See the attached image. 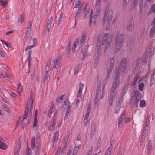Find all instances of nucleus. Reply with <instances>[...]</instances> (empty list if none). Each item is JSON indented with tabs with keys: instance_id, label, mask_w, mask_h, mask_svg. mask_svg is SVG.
Wrapping results in <instances>:
<instances>
[{
	"instance_id": "nucleus-15",
	"label": "nucleus",
	"mask_w": 155,
	"mask_h": 155,
	"mask_svg": "<svg viewBox=\"0 0 155 155\" xmlns=\"http://www.w3.org/2000/svg\"><path fill=\"white\" fill-rule=\"evenodd\" d=\"M88 46H89L88 45H85L84 47L83 50L82 51V53L83 55L84 56L87 55V52Z\"/></svg>"
},
{
	"instance_id": "nucleus-52",
	"label": "nucleus",
	"mask_w": 155,
	"mask_h": 155,
	"mask_svg": "<svg viewBox=\"0 0 155 155\" xmlns=\"http://www.w3.org/2000/svg\"><path fill=\"white\" fill-rule=\"evenodd\" d=\"M81 0H78V1L75 4V6L74 8H78L80 4Z\"/></svg>"
},
{
	"instance_id": "nucleus-3",
	"label": "nucleus",
	"mask_w": 155,
	"mask_h": 155,
	"mask_svg": "<svg viewBox=\"0 0 155 155\" xmlns=\"http://www.w3.org/2000/svg\"><path fill=\"white\" fill-rule=\"evenodd\" d=\"M124 35L123 34L117 32L115 36V49L116 52L119 51L121 48L123 41Z\"/></svg>"
},
{
	"instance_id": "nucleus-51",
	"label": "nucleus",
	"mask_w": 155,
	"mask_h": 155,
	"mask_svg": "<svg viewBox=\"0 0 155 155\" xmlns=\"http://www.w3.org/2000/svg\"><path fill=\"white\" fill-rule=\"evenodd\" d=\"M2 106L5 110L6 111L8 112H9V110L7 107L3 104L2 105Z\"/></svg>"
},
{
	"instance_id": "nucleus-17",
	"label": "nucleus",
	"mask_w": 155,
	"mask_h": 155,
	"mask_svg": "<svg viewBox=\"0 0 155 155\" xmlns=\"http://www.w3.org/2000/svg\"><path fill=\"white\" fill-rule=\"evenodd\" d=\"M127 29L130 31H132L134 29V25L133 24H129L127 27Z\"/></svg>"
},
{
	"instance_id": "nucleus-39",
	"label": "nucleus",
	"mask_w": 155,
	"mask_h": 155,
	"mask_svg": "<svg viewBox=\"0 0 155 155\" xmlns=\"http://www.w3.org/2000/svg\"><path fill=\"white\" fill-rule=\"evenodd\" d=\"M71 48V46L70 45V44H68V48H67V56H69V54H70V49Z\"/></svg>"
},
{
	"instance_id": "nucleus-14",
	"label": "nucleus",
	"mask_w": 155,
	"mask_h": 155,
	"mask_svg": "<svg viewBox=\"0 0 155 155\" xmlns=\"http://www.w3.org/2000/svg\"><path fill=\"white\" fill-rule=\"evenodd\" d=\"M21 147V143H19L17 144L15 147V155H19V151L20 150V148Z\"/></svg>"
},
{
	"instance_id": "nucleus-22",
	"label": "nucleus",
	"mask_w": 155,
	"mask_h": 155,
	"mask_svg": "<svg viewBox=\"0 0 155 155\" xmlns=\"http://www.w3.org/2000/svg\"><path fill=\"white\" fill-rule=\"evenodd\" d=\"M112 17H108V19L106 24L107 29H108L109 28V24L112 21Z\"/></svg>"
},
{
	"instance_id": "nucleus-40",
	"label": "nucleus",
	"mask_w": 155,
	"mask_h": 155,
	"mask_svg": "<svg viewBox=\"0 0 155 155\" xmlns=\"http://www.w3.org/2000/svg\"><path fill=\"white\" fill-rule=\"evenodd\" d=\"M98 100L99 99L98 97L95 98L94 107L95 108H97V104Z\"/></svg>"
},
{
	"instance_id": "nucleus-29",
	"label": "nucleus",
	"mask_w": 155,
	"mask_h": 155,
	"mask_svg": "<svg viewBox=\"0 0 155 155\" xmlns=\"http://www.w3.org/2000/svg\"><path fill=\"white\" fill-rule=\"evenodd\" d=\"M80 69V66L79 65H76L74 69V74L77 73L79 70Z\"/></svg>"
},
{
	"instance_id": "nucleus-31",
	"label": "nucleus",
	"mask_w": 155,
	"mask_h": 155,
	"mask_svg": "<svg viewBox=\"0 0 155 155\" xmlns=\"http://www.w3.org/2000/svg\"><path fill=\"white\" fill-rule=\"evenodd\" d=\"M124 96V95L120 94L118 99V103L117 104L121 105L123 99V97Z\"/></svg>"
},
{
	"instance_id": "nucleus-44",
	"label": "nucleus",
	"mask_w": 155,
	"mask_h": 155,
	"mask_svg": "<svg viewBox=\"0 0 155 155\" xmlns=\"http://www.w3.org/2000/svg\"><path fill=\"white\" fill-rule=\"evenodd\" d=\"M64 95H62L61 96H59L57 98L56 102H59L60 101V100H62L64 97Z\"/></svg>"
},
{
	"instance_id": "nucleus-18",
	"label": "nucleus",
	"mask_w": 155,
	"mask_h": 155,
	"mask_svg": "<svg viewBox=\"0 0 155 155\" xmlns=\"http://www.w3.org/2000/svg\"><path fill=\"white\" fill-rule=\"evenodd\" d=\"M116 91H114V90L110 89V93L109 97L115 98Z\"/></svg>"
},
{
	"instance_id": "nucleus-56",
	"label": "nucleus",
	"mask_w": 155,
	"mask_h": 155,
	"mask_svg": "<svg viewBox=\"0 0 155 155\" xmlns=\"http://www.w3.org/2000/svg\"><path fill=\"white\" fill-rule=\"evenodd\" d=\"M69 111L66 110L64 117V120L68 119V116L69 114Z\"/></svg>"
},
{
	"instance_id": "nucleus-10",
	"label": "nucleus",
	"mask_w": 155,
	"mask_h": 155,
	"mask_svg": "<svg viewBox=\"0 0 155 155\" xmlns=\"http://www.w3.org/2000/svg\"><path fill=\"white\" fill-rule=\"evenodd\" d=\"M139 76L138 74L136 75L133 78V80L132 82L131 83L130 85L132 87L134 86L137 83V80L139 78Z\"/></svg>"
},
{
	"instance_id": "nucleus-46",
	"label": "nucleus",
	"mask_w": 155,
	"mask_h": 155,
	"mask_svg": "<svg viewBox=\"0 0 155 155\" xmlns=\"http://www.w3.org/2000/svg\"><path fill=\"white\" fill-rule=\"evenodd\" d=\"M143 0H140L139 3V7L140 11H142L143 10Z\"/></svg>"
},
{
	"instance_id": "nucleus-1",
	"label": "nucleus",
	"mask_w": 155,
	"mask_h": 155,
	"mask_svg": "<svg viewBox=\"0 0 155 155\" xmlns=\"http://www.w3.org/2000/svg\"><path fill=\"white\" fill-rule=\"evenodd\" d=\"M127 58H123L119 63L117 70L115 73L114 80L120 81V76L121 75V71L126 73L128 68L127 66Z\"/></svg>"
},
{
	"instance_id": "nucleus-63",
	"label": "nucleus",
	"mask_w": 155,
	"mask_h": 155,
	"mask_svg": "<svg viewBox=\"0 0 155 155\" xmlns=\"http://www.w3.org/2000/svg\"><path fill=\"white\" fill-rule=\"evenodd\" d=\"M113 15V12L112 10H110L108 12V17H112V16Z\"/></svg>"
},
{
	"instance_id": "nucleus-2",
	"label": "nucleus",
	"mask_w": 155,
	"mask_h": 155,
	"mask_svg": "<svg viewBox=\"0 0 155 155\" xmlns=\"http://www.w3.org/2000/svg\"><path fill=\"white\" fill-rule=\"evenodd\" d=\"M33 94H32L30 96V103L29 100V98L28 99L26 108L25 109V114L23 116V119H26L28 115V123H29L31 121L32 117V111L31 109L32 108V105L33 104Z\"/></svg>"
},
{
	"instance_id": "nucleus-7",
	"label": "nucleus",
	"mask_w": 155,
	"mask_h": 155,
	"mask_svg": "<svg viewBox=\"0 0 155 155\" xmlns=\"http://www.w3.org/2000/svg\"><path fill=\"white\" fill-rule=\"evenodd\" d=\"M120 81L119 80H114L113 81L112 86L111 89L116 91V88L119 85Z\"/></svg>"
},
{
	"instance_id": "nucleus-45",
	"label": "nucleus",
	"mask_w": 155,
	"mask_h": 155,
	"mask_svg": "<svg viewBox=\"0 0 155 155\" xmlns=\"http://www.w3.org/2000/svg\"><path fill=\"white\" fill-rule=\"evenodd\" d=\"M31 32V31H26L25 36L26 38L28 39L30 38V37Z\"/></svg>"
},
{
	"instance_id": "nucleus-38",
	"label": "nucleus",
	"mask_w": 155,
	"mask_h": 155,
	"mask_svg": "<svg viewBox=\"0 0 155 155\" xmlns=\"http://www.w3.org/2000/svg\"><path fill=\"white\" fill-rule=\"evenodd\" d=\"M22 118L21 117H19L17 123V125L16 126L15 129L18 128L20 125V123L21 122Z\"/></svg>"
},
{
	"instance_id": "nucleus-26",
	"label": "nucleus",
	"mask_w": 155,
	"mask_h": 155,
	"mask_svg": "<svg viewBox=\"0 0 155 155\" xmlns=\"http://www.w3.org/2000/svg\"><path fill=\"white\" fill-rule=\"evenodd\" d=\"M101 35H98L97 36V46H100L101 45Z\"/></svg>"
},
{
	"instance_id": "nucleus-28",
	"label": "nucleus",
	"mask_w": 155,
	"mask_h": 155,
	"mask_svg": "<svg viewBox=\"0 0 155 155\" xmlns=\"http://www.w3.org/2000/svg\"><path fill=\"white\" fill-rule=\"evenodd\" d=\"M121 107V105L119 104H117V105L115 107V113L117 114L119 111L120 108Z\"/></svg>"
},
{
	"instance_id": "nucleus-54",
	"label": "nucleus",
	"mask_w": 155,
	"mask_h": 155,
	"mask_svg": "<svg viewBox=\"0 0 155 155\" xmlns=\"http://www.w3.org/2000/svg\"><path fill=\"white\" fill-rule=\"evenodd\" d=\"M51 27V24H48L46 26V29L48 32H49L50 29Z\"/></svg>"
},
{
	"instance_id": "nucleus-8",
	"label": "nucleus",
	"mask_w": 155,
	"mask_h": 155,
	"mask_svg": "<svg viewBox=\"0 0 155 155\" xmlns=\"http://www.w3.org/2000/svg\"><path fill=\"white\" fill-rule=\"evenodd\" d=\"M92 10H90L89 8H88L85 12V17H86L87 15H89L90 16V21L89 23L90 24H91L92 22Z\"/></svg>"
},
{
	"instance_id": "nucleus-19",
	"label": "nucleus",
	"mask_w": 155,
	"mask_h": 155,
	"mask_svg": "<svg viewBox=\"0 0 155 155\" xmlns=\"http://www.w3.org/2000/svg\"><path fill=\"white\" fill-rule=\"evenodd\" d=\"M96 132L95 125L93 122L91 123V133H95Z\"/></svg>"
},
{
	"instance_id": "nucleus-47",
	"label": "nucleus",
	"mask_w": 155,
	"mask_h": 155,
	"mask_svg": "<svg viewBox=\"0 0 155 155\" xmlns=\"http://www.w3.org/2000/svg\"><path fill=\"white\" fill-rule=\"evenodd\" d=\"M85 38L84 36H83L80 40L81 45H82V44H83L85 41Z\"/></svg>"
},
{
	"instance_id": "nucleus-42",
	"label": "nucleus",
	"mask_w": 155,
	"mask_h": 155,
	"mask_svg": "<svg viewBox=\"0 0 155 155\" xmlns=\"http://www.w3.org/2000/svg\"><path fill=\"white\" fill-rule=\"evenodd\" d=\"M37 138L36 142L38 141L40 142V134L39 133H38L36 134Z\"/></svg>"
},
{
	"instance_id": "nucleus-6",
	"label": "nucleus",
	"mask_w": 155,
	"mask_h": 155,
	"mask_svg": "<svg viewBox=\"0 0 155 155\" xmlns=\"http://www.w3.org/2000/svg\"><path fill=\"white\" fill-rule=\"evenodd\" d=\"M112 41L111 38H109L108 39L107 43L106 44L105 46L104 49V55H105L106 52L107 51V50L110 48Z\"/></svg>"
},
{
	"instance_id": "nucleus-55",
	"label": "nucleus",
	"mask_w": 155,
	"mask_h": 155,
	"mask_svg": "<svg viewBox=\"0 0 155 155\" xmlns=\"http://www.w3.org/2000/svg\"><path fill=\"white\" fill-rule=\"evenodd\" d=\"M101 138L100 137H99L97 140V145L98 147L100 146L101 145Z\"/></svg>"
},
{
	"instance_id": "nucleus-41",
	"label": "nucleus",
	"mask_w": 155,
	"mask_h": 155,
	"mask_svg": "<svg viewBox=\"0 0 155 155\" xmlns=\"http://www.w3.org/2000/svg\"><path fill=\"white\" fill-rule=\"evenodd\" d=\"M115 63V60L114 58L112 57L110 58V66L114 65V64Z\"/></svg>"
},
{
	"instance_id": "nucleus-48",
	"label": "nucleus",
	"mask_w": 155,
	"mask_h": 155,
	"mask_svg": "<svg viewBox=\"0 0 155 155\" xmlns=\"http://www.w3.org/2000/svg\"><path fill=\"white\" fill-rule=\"evenodd\" d=\"M114 99H115V98L110 97H109V103L110 104V105H112L113 101L114 100Z\"/></svg>"
},
{
	"instance_id": "nucleus-37",
	"label": "nucleus",
	"mask_w": 155,
	"mask_h": 155,
	"mask_svg": "<svg viewBox=\"0 0 155 155\" xmlns=\"http://www.w3.org/2000/svg\"><path fill=\"white\" fill-rule=\"evenodd\" d=\"M155 33V26L152 27L150 31V35H153Z\"/></svg>"
},
{
	"instance_id": "nucleus-20",
	"label": "nucleus",
	"mask_w": 155,
	"mask_h": 155,
	"mask_svg": "<svg viewBox=\"0 0 155 155\" xmlns=\"http://www.w3.org/2000/svg\"><path fill=\"white\" fill-rule=\"evenodd\" d=\"M60 64V63L58 62V59H55L54 60V68L56 69L58 68L59 67Z\"/></svg>"
},
{
	"instance_id": "nucleus-58",
	"label": "nucleus",
	"mask_w": 155,
	"mask_h": 155,
	"mask_svg": "<svg viewBox=\"0 0 155 155\" xmlns=\"http://www.w3.org/2000/svg\"><path fill=\"white\" fill-rule=\"evenodd\" d=\"M84 85L81 83H80V85L79 87V91H82V90L83 88Z\"/></svg>"
},
{
	"instance_id": "nucleus-64",
	"label": "nucleus",
	"mask_w": 155,
	"mask_h": 155,
	"mask_svg": "<svg viewBox=\"0 0 155 155\" xmlns=\"http://www.w3.org/2000/svg\"><path fill=\"white\" fill-rule=\"evenodd\" d=\"M150 118V116L149 115H147V118L146 119V124H149V118Z\"/></svg>"
},
{
	"instance_id": "nucleus-30",
	"label": "nucleus",
	"mask_w": 155,
	"mask_h": 155,
	"mask_svg": "<svg viewBox=\"0 0 155 155\" xmlns=\"http://www.w3.org/2000/svg\"><path fill=\"white\" fill-rule=\"evenodd\" d=\"M146 105V102L144 100H142L140 101V106L142 107H144Z\"/></svg>"
},
{
	"instance_id": "nucleus-23",
	"label": "nucleus",
	"mask_w": 155,
	"mask_h": 155,
	"mask_svg": "<svg viewBox=\"0 0 155 155\" xmlns=\"http://www.w3.org/2000/svg\"><path fill=\"white\" fill-rule=\"evenodd\" d=\"M32 23L30 21H29L28 22V24L27 25L26 27L27 30L26 31H31V28Z\"/></svg>"
},
{
	"instance_id": "nucleus-25",
	"label": "nucleus",
	"mask_w": 155,
	"mask_h": 155,
	"mask_svg": "<svg viewBox=\"0 0 155 155\" xmlns=\"http://www.w3.org/2000/svg\"><path fill=\"white\" fill-rule=\"evenodd\" d=\"M24 17L23 15H21L20 18L18 20V24H21L24 21Z\"/></svg>"
},
{
	"instance_id": "nucleus-61",
	"label": "nucleus",
	"mask_w": 155,
	"mask_h": 155,
	"mask_svg": "<svg viewBox=\"0 0 155 155\" xmlns=\"http://www.w3.org/2000/svg\"><path fill=\"white\" fill-rule=\"evenodd\" d=\"M107 83V81L104 83H103V86L102 87V92H105L104 89L105 87V85Z\"/></svg>"
},
{
	"instance_id": "nucleus-12",
	"label": "nucleus",
	"mask_w": 155,
	"mask_h": 155,
	"mask_svg": "<svg viewBox=\"0 0 155 155\" xmlns=\"http://www.w3.org/2000/svg\"><path fill=\"white\" fill-rule=\"evenodd\" d=\"M38 114V110L36 109L35 111V116L34 117V124L33 126V127L34 128L36 126L37 124V118Z\"/></svg>"
},
{
	"instance_id": "nucleus-16",
	"label": "nucleus",
	"mask_w": 155,
	"mask_h": 155,
	"mask_svg": "<svg viewBox=\"0 0 155 155\" xmlns=\"http://www.w3.org/2000/svg\"><path fill=\"white\" fill-rule=\"evenodd\" d=\"M81 91H78V95L77 96V101L76 103H77L78 102L81 101L82 99L81 94H82Z\"/></svg>"
},
{
	"instance_id": "nucleus-4",
	"label": "nucleus",
	"mask_w": 155,
	"mask_h": 155,
	"mask_svg": "<svg viewBox=\"0 0 155 155\" xmlns=\"http://www.w3.org/2000/svg\"><path fill=\"white\" fill-rule=\"evenodd\" d=\"M135 87H134L133 90V96L131 98H133L134 99H136L137 101H139L140 100L141 98V95L139 91L138 90H135Z\"/></svg>"
},
{
	"instance_id": "nucleus-5",
	"label": "nucleus",
	"mask_w": 155,
	"mask_h": 155,
	"mask_svg": "<svg viewBox=\"0 0 155 155\" xmlns=\"http://www.w3.org/2000/svg\"><path fill=\"white\" fill-rule=\"evenodd\" d=\"M139 101L136 100V99H134L133 98H131L130 103V108L131 109H133L135 106L136 107L138 106V104Z\"/></svg>"
},
{
	"instance_id": "nucleus-62",
	"label": "nucleus",
	"mask_w": 155,
	"mask_h": 155,
	"mask_svg": "<svg viewBox=\"0 0 155 155\" xmlns=\"http://www.w3.org/2000/svg\"><path fill=\"white\" fill-rule=\"evenodd\" d=\"M55 126L54 125L51 124L49 127V129L51 130H52L54 128Z\"/></svg>"
},
{
	"instance_id": "nucleus-33",
	"label": "nucleus",
	"mask_w": 155,
	"mask_h": 155,
	"mask_svg": "<svg viewBox=\"0 0 155 155\" xmlns=\"http://www.w3.org/2000/svg\"><path fill=\"white\" fill-rule=\"evenodd\" d=\"M35 149L40 150V142H36Z\"/></svg>"
},
{
	"instance_id": "nucleus-13",
	"label": "nucleus",
	"mask_w": 155,
	"mask_h": 155,
	"mask_svg": "<svg viewBox=\"0 0 155 155\" xmlns=\"http://www.w3.org/2000/svg\"><path fill=\"white\" fill-rule=\"evenodd\" d=\"M108 36V34L104 33L102 39V45H104L106 43Z\"/></svg>"
},
{
	"instance_id": "nucleus-36",
	"label": "nucleus",
	"mask_w": 155,
	"mask_h": 155,
	"mask_svg": "<svg viewBox=\"0 0 155 155\" xmlns=\"http://www.w3.org/2000/svg\"><path fill=\"white\" fill-rule=\"evenodd\" d=\"M35 138L34 137L31 140V147H32V149L33 150L35 147Z\"/></svg>"
},
{
	"instance_id": "nucleus-53",
	"label": "nucleus",
	"mask_w": 155,
	"mask_h": 155,
	"mask_svg": "<svg viewBox=\"0 0 155 155\" xmlns=\"http://www.w3.org/2000/svg\"><path fill=\"white\" fill-rule=\"evenodd\" d=\"M127 2H126V1H123V8L125 10L127 8Z\"/></svg>"
},
{
	"instance_id": "nucleus-27",
	"label": "nucleus",
	"mask_w": 155,
	"mask_h": 155,
	"mask_svg": "<svg viewBox=\"0 0 155 155\" xmlns=\"http://www.w3.org/2000/svg\"><path fill=\"white\" fill-rule=\"evenodd\" d=\"M58 132H56L54 134V138L52 139V141L53 142H55L58 139Z\"/></svg>"
},
{
	"instance_id": "nucleus-34",
	"label": "nucleus",
	"mask_w": 155,
	"mask_h": 155,
	"mask_svg": "<svg viewBox=\"0 0 155 155\" xmlns=\"http://www.w3.org/2000/svg\"><path fill=\"white\" fill-rule=\"evenodd\" d=\"M26 155H31L32 151L29 148H28L26 151Z\"/></svg>"
},
{
	"instance_id": "nucleus-60",
	"label": "nucleus",
	"mask_w": 155,
	"mask_h": 155,
	"mask_svg": "<svg viewBox=\"0 0 155 155\" xmlns=\"http://www.w3.org/2000/svg\"><path fill=\"white\" fill-rule=\"evenodd\" d=\"M101 0H96V3H95V6H99L100 5V4L101 2Z\"/></svg>"
},
{
	"instance_id": "nucleus-21",
	"label": "nucleus",
	"mask_w": 155,
	"mask_h": 155,
	"mask_svg": "<svg viewBox=\"0 0 155 155\" xmlns=\"http://www.w3.org/2000/svg\"><path fill=\"white\" fill-rule=\"evenodd\" d=\"M7 147L6 145L4 143L0 141V148L5 150Z\"/></svg>"
},
{
	"instance_id": "nucleus-49",
	"label": "nucleus",
	"mask_w": 155,
	"mask_h": 155,
	"mask_svg": "<svg viewBox=\"0 0 155 155\" xmlns=\"http://www.w3.org/2000/svg\"><path fill=\"white\" fill-rule=\"evenodd\" d=\"M152 147H147V153L149 154V155L150 154L151 152Z\"/></svg>"
},
{
	"instance_id": "nucleus-59",
	"label": "nucleus",
	"mask_w": 155,
	"mask_h": 155,
	"mask_svg": "<svg viewBox=\"0 0 155 155\" xmlns=\"http://www.w3.org/2000/svg\"><path fill=\"white\" fill-rule=\"evenodd\" d=\"M97 51H96V54H100V46H97Z\"/></svg>"
},
{
	"instance_id": "nucleus-57",
	"label": "nucleus",
	"mask_w": 155,
	"mask_h": 155,
	"mask_svg": "<svg viewBox=\"0 0 155 155\" xmlns=\"http://www.w3.org/2000/svg\"><path fill=\"white\" fill-rule=\"evenodd\" d=\"M154 72H153L151 75V81H151V82H152V81H153V83H154Z\"/></svg>"
},
{
	"instance_id": "nucleus-43",
	"label": "nucleus",
	"mask_w": 155,
	"mask_h": 155,
	"mask_svg": "<svg viewBox=\"0 0 155 155\" xmlns=\"http://www.w3.org/2000/svg\"><path fill=\"white\" fill-rule=\"evenodd\" d=\"M62 15H60V17L58 18V20L56 21V24H60V21H61L62 19Z\"/></svg>"
},
{
	"instance_id": "nucleus-35",
	"label": "nucleus",
	"mask_w": 155,
	"mask_h": 155,
	"mask_svg": "<svg viewBox=\"0 0 155 155\" xmlns=\"http://www.w3.org/2000/svg\"><path fill=\"white\" fill-rule=\"evenodd\" d=\"M17 90L18 91L19 93H21L22 91V88L21 86V84L19 83V84L18 85Z\"/></svg>"
},
{
	"instance_id": "nucleus-32",
	"label": "nucleus",
	"mask_w": 155,
	"mask_h": 155,
	"mask_svg": "<svg viewBox=\"0 0 155 155\" xmlns=\"http://www.w3.org/2000/svg\"><path fill=\"white\" fill-rule=\"evenodd\" d=\"M144 84L143 83H140L138 86L139 89L140 91H143V90Z\"/></svg>"
},
{
	"instance_id": "nucleus-9",
	"label": "nucleus",
	"mask_w": 155,
	"mask_h": 155,
	"mask_svg": "<svg viewBox=\"0 0 155 155\" xmlns=\"http://www.w3.org/2000/svg\"><path fill=\"white\" fill-rule=\"evenodd\" d=\"M126 114V111L125 110L123 113L122 114L121 116L120 117L119 119L118 126V127H119L121 124H122L123 119L125 117V115Z\"/></svg>"
},
{
	"instance_id": "nucleus-50",
	"label": "nucleus",
	"mask_w": 155,
	"mask_h": 155,
	"mask_svg": "<svg viewBox=\"0 0 155 155\" xmlns=\"http://www.w3.org/2000/svg\"><path fill=\"white\" fill-rule=\"evenodd\" d=\"M49 76L48 74H45L44 78V83H45L48 77Z\"/></svg>"
},
{
	"instance_id": "nucleus-24",
	"label": "nucleus",
	"mask_w": 155,
	"mask_h": 155,
	"mask_svg": "<svg viewBox=\"0 0 155 155\" xmlns=\"http://www.w3.org/2000/svg\"><path fill=\"white\" fill-rule=\"evenodd\" d=\"M79 144H76V146H75V148L74 149V150H75L76 151H77L78 152L79 150V149L80 148L81 143V142L79 141L78 142Z\"/></svg>"
},
{
	"instance_id": "nucleus-11",
	"label": "nucleus",
	"mask_w": 155,
	"mask_h": 155,
	"mask_svg": "<svg viewBox=\"0 0 155 155\" xmlns=\"http://www.w3.org/2000/svg\"><path fill=\"white\" fill-rule=\"evenodd\" d=\"M114 68V65L110 66V67L108 68L107 71V75L106 79L109 78L110 77V74Z\"/></svg>"
}]
</instances>
